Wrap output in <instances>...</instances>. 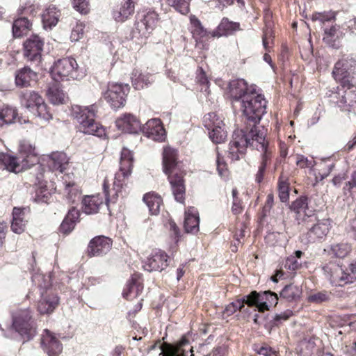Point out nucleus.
<instances>
[{
	"label": "nucleus",
	"mask_w": 356,
	"mask_h": 356,
	"mask_svg": "<svg viewBox=\"0 0 356 356\" xmlns=\"http://www.w3.org/2000/svg\"><path fill=\"white\" fill-rule=\"evenodd\" d=\"M145 136L155 141H163L165 137V131L159 119L148 120L142 127Z\"/></svg>",
	"instance_id": "obj_15"
},
{
	"label": "nucleus",
	"mask_w": 356,
	"mask_h": 356,
	"mask_svg": "<svg viewBox=\"0 0 356 356\" xmlns=\"http://www.w3.org/2000/svg\"><path fill=\"white\" fill-rule=\"evenodd\" d=\"M189 345V340L183 337L180 341L176 343L172 344L163 343L160 346L162 356H186V347Z\"/></svg>",
	"instance_id": "obj_16"
},
{
	"label": "nucleus",
	"mask_w": 356,
	"mask_h": 356,
	"mask_svg": "<svg viewBox=\"0 0 356 356\" xmlns=\"http://www.w3.org/2000/svg\"><path fill=\"white\" fill-rule=\"evenodd\" d=\"M229 92L232 99L241 103L245 95H251L253 91L248 88L247 82L244 79H237L230 82Z\"/></svg>",
	"instance_id": "obj_21"
},
{
	"label": "nucleus",
	"mask_w": 356,
	"mask_h": 356,
	"mask_svg": "<svg viewBox=\"0 0 356 356\" xmlns=\"http://www.w3.org/2000/svg\"><path fill=\"white\" fill-rule=\"evenodd\" d=\"M306 227L309 231L307 232L308 240L309 242H315L323 238L329 232L331 227L330 219H317L316 216H307V219H304Z\"/></svg>",
	"instance_id": "obj_8"
},
{
	"label": "nucleus",
	"mask_w": 356,
	"mask_h": 356,
	"mask_svg": "<svg viewBox=\"0 0 356 356\" xmlns=\"http://www.w3.org/2000/svg\"><path fill=\"white\" fill-rule=\"evenodd\" d=\"M328 300V296L326 293L319 292L316 294L311 295L309 300L311 302L321 303Z\"/></svg>",
	"instance_id": "obj_57"
},
{
	"label": "nucleus",
	"mask_w": 356,
	"mask_h": 356,
	"mask_svg": "<svg viewBox=\"0 0 356 356\" xmlns=\"http://www.w3.org/2000/svg\"><path fill=\"white\" fill-rule=\"evenodd\" d=\"M32 24H13V33L14 37L20 38L28 33L31 30Z\"/></svg>",
	"instance_id": "obj_45"
},
{
	"label": "nucleus",
	"mask_w": 356,
	"mask_h": 356,
	"mask_svg": "<svg viewBox=\"0 0 356 356\" xmlns=\"http://www.w3.org/2000/svg\"><path fill=\"white\" fill-rule=\"evenodd\" d=\"M97 107L95 104L90 106L75 105L72 107V115L77 120L79 130L85 134L102 137L105 134L104 127L95 120Z\"/></svg>",
	"instance_id": "obj_5"
},
{
	"label": "nucleus",
	"mask_w": 356,
	"mask_h": 356,
	"mask_svg": "<svg viewBox=\"0 0 356 356\" xmlns=\"http://www.w3.org/2000/svg\"><path fill=\"white\" fill-rule=\"evenodd\" d=\"M277 295L270 291H266L262 293L257 291H252L248 296H246V304L250 306H256L259 312H264L268 310V307L277 304Z\"/></svg>",
	"instance_id": "obj_11"
},
{
	"label": "nucleus",
	"mask_w": 356,
	"mask_h": 356,
	"mask_svg": "<svg viewBox=\"0 0 356 356\" xmlns=\"http://www.w3.org/2000/svg\"><path fill=\"white\" fill-rule=\"evenodd\" d=\"M42 345L49 356H58L63 350L62 344L48 330H45L42 335Z\"/></svg>",
	"instance_id": "obj_17"
},
{
	"label": "nucleus",
	"mask_w": 356,
	"mask_h": 356,
	"mask_svg": "<svg viewBox=\"0 0 356 356\" xmlns=\"http://www.w3.org/2000/svg\"><path fill=\"white\" fill-rule=\"evenodd\" d=\"M341 35L339 31V25H332L330 29H325L323 40L328 44H332L336 38H339Z\"/></svg>",
	"instance_id": "obj_40"
},
{
	"label": "nucleus",
	"mask_w": 356,
	"mask_h": 356,
	"mask_svg": "<svg viewBox=\"0 0 356 356\" xmlns=\"http://www.w3.org/2000/svg\"><path fill=\"white\" fill-rule=\"evenodd\" d=\"M143 286L140 281L138 275H134L131 278V281L127 285L126 289L124 290L122 296L124 298L131 300L136 298L142 293Z\"/></svg>",
	"instance_id": "obj_30"
},
{
	"label": "nucleus",
	"mask_w": 356,
	"mask_h": 356,
	"mask_svg": "<svg viewBox=\"0 0 356 356\" xmlns=\"http://www.w3.org/2000/svg\"><path fill=\"white\" fill-rule=\"evenodd\" d=\"M65 193L70 202L74 203L81 197V191L79 186L74 182H69L65 185Z\"/></svg>",
	"instance_id": "obj_39"
},
{
	"label": "nucleus",
	"mask_w": 356,
	"mask_h": 356,
	"mask_svg": "<svg viewBox=\"0 0 356 356\" xmlns=\"http://www.w3.org/2000/svg\"><path fill=\"white\" fill-rule=\"evenodd\" d=\"M244 304H246V296L243 297L241 300H237L228 305L225 309V312L227 314V315H232L237 310L241 311L244 307Z\"/></svg>",
	"instance_id": "obj_47"
},
{
	"label": "nucleus",
	"mask_w": 356,
	"mask_h": 356,
	"mask_svg": "<svg viewBox=\"0 0 356 356\" xmlns=\"http://www.w3.org/2000/svg\"><path fill=\"white\" fill-rule=\"evenodd\" d=\"M217 170L220 176L223 177L226 175L227 172V166L226 163L224 162L223 159L220 156V154L218 153L217 159Z\"/></svg>",
	"instance_id": "obj_58"
},
{
	"label": "nucleus",
	"mask_w": 356,
	"mask_h": 356,
	"mask_svg": "<svg viewBox=\"0 0 356 356\" xmlns=\"http://www.w3.org/2000/svg\"><path fill=\"white\" fill-rule=\"evenodd\" d=\"M311 203V198L309 200L305 196H302L294 201L291 206V209L297 213L296 219L298 220V224H300V218H302V221L305 222L304 219L307 218V216H312L307 213L306 210H309V204Z\"/></svg>",
	"instance_id": "obj_25"
},
{
	"label": "nucleus",
	"mask_w": 356,
	"mask_h": 356,
	"mask_svg": "<svg viewBox=\"0 0 356 356\" xmlns=\"http://www.w3.org/2000/svg\"><path fill=\"white\" fill-rule=\"evenodd\" d=\"M163 172L168 175V181L175 200L181 203L185 198L184 173L181 170L177 161V152L170 147H166L163 152Z\"/></svg>",
	"instance_id": "obj_2"
},
{
	"label": "nucleus",
	"mask_w": 356,
	"mask_h": 356,
	"mask_svg": "<svg viewBox=\"0 0 356 356\" xmlns=\"http://www.w3.org/2000/svg\"><path fill=\"white\" fill-rule=\"evenodd\" d=\"M143 201L146 203L152 215H157L159 213L162 204L161 196L154 193H149L144 195Z\"/></svg>",
	"instance_id": "obj_34"
},
{
	"label": "nucleus",
	"mask_w": 356,
	"mask_h": 356,
	"mask_svg": "<svg viewBox=\"0 0 356 356\" xmlns=\"http://www.w3.org/2000/svg\"><path fill=\"white\" fill-rule=\"evenodd\" d=\"M239 29V24H219L217 30L213 32V36H227Z\"/></svg>",
	"instance_id": "obj_36"
},
{
	"label": "nucleus",
	"mask_w": 356,
	"mask_h": 356,
	"mask_svg": "<svg viewBox=\"0 0 356 356\" xmlns=\"http://www.w3.org/2000/svg\"><path fill=\"white\" fill-rule=\"evenodd\" d=\"M278 193L281 202H286L289 200V184L286 180H282V177L280 179L278 183Z\"/></svg>",
	"instance_id": "obj_46"
},
{
	"label": "nucleus",
	"mask_w": 356,
	"mask_h": 356,
	"mask_svg": "<svg viewBox=\"0 0 356 356\" xmlns=\"http://www.w3.org/2000/svg\"><path fill=\"white\" fill-rule=\"evenodd\" d=\"M82 204L84 213L93 214L98 212L100 206L103 204V200L99 195H89L83 199Z\"/></svg>",
	"instance_id": "obj_32"
},
{
	"label": "nucleus",
	"mask_w": 356,
	"mask_h": 356,
	"mask_svg": "<svg viewBox=\"0 0 356 356\" xmlns=\"http://www.w3.org/2000/svg\"><path fill=\"white\" fill-rule=\"evenodd\" d=\"M47 96L49 101L54 105L65 104L67 100L65 93L57 83H53L49 86Z\"/></svg>",
	"instance_id": "obj_31"
},
{
	"label": "nucleus",
	"mask_w": 356,
	"mask_h": 356,
	"mask_svg": "<svg viewBox=\"0 0 356 356\" xmlns=\"http://www.w3.org/2000/svg\"><path fill=\"white\" fill-rule=\"evenodd\" d=\"M37 74L29 67H24L15 72V83L17 87L25 88L35 79Z\"/></svg>",
	"instance_id": "obj_23"
},
{
	"label": "nucleus",
	"mask_w": 356,
	"mask_h": 356,
	"mask_svg": "<svg viewBox=\"0 0 356 356\" xmlns=\"http://www.w3.org/2000/svg\"><path fill=\"white\" fill-rule=\"evenodd\" d=\"M60 12L54 6H49L42 15V22H58Z\"/></svg>",
	"instance_id": "obj_38"
},
{
	"label": "nucleus",
	"mask_w": 356,
	"mask_h": 356,
	"mask_svg": "<svg viewBox=\"0 0 356 356\" xmlns=\"http://www.w3.org/2000/svg\"><path fill=\"white\" fill-rule=\"evenodd\" d=\"M51 74L56 82L69 79H78L79 74L76 60L72 58L58 60L52 67Z\"/></svg>",
	"instance_id": "obj_7"
},
{
	"label": "nucleus",
	"mask_w": 356,
	"mask_h": 356,
	"mask_svg": "<svg viewBox=\"0 0 356 356\" xmlns=\"http://www.w3.org/2000/svg\"><path fill=\"white\" fill-rule=\"evenodd\" d=\"M243 207L241 206V200L239 199L233 200L232 211L234 214L237 215L241 213Z\"/></svg>",
	"instance_id": "obj_63"
},
{
	"label": "nucleus",
	"mask_w": 356,
	"mask_h": 356,
	"mask_svg": "<svg viewBox=\"0 0 356 356\" xmlns=\"http://www.w3.org/2000/svg\"><path fill=\"white\" fill-rule=\"evenodd\" d=\"M256 143L254 145L252 144H248V147H252L253 149H257V150L262 152L261 154V162L260 163V165L259 166V170L257 173L256 174V181L258 183H261L264 179V172L266 170V165L268 164V161L270 159V152L268 150V143L266 140V138H264V148L262 149L261 147H259V146L256 145ZM258 145L259 143H257Z\"/></svg>",
	"instance_id": "obj_24"
},
{
	"label": "nucleus",
	"mask_w": 356,
	"mask_h": 356,
	"mask_svg": "<svg viewBox=\"0 0 356 356\" xmlns=\"http://www.w3.org/2000/svg\"><path fill=\"white\" fill-rule=\"evenodd\" d=\"M19 97L21 105L34 115L45 120L52 118V114L49 111L47 105L38 92L25 90L19 93Z\"/></svg>",
	"instance_id": "obj_6"
},
{
	"label": "nucleus",
	"mask_w": 356,
	"mask_h": 356,
	"mask_svg": "<svg viewBox=\"0 0 356 356\" xmlns=\"http://www.w3.org/2000/svg\"><path fill=\"white\" fill-rule=\"evenodd\" d=\"M129 91V87L128 85L115 83H108V88L104 92L103 97L112 108H118L124 105Z\"/></svg>",
	"instance_id": "obj_10"
},
{
	"label": "nucleus",
	"mask_w": 356,
	"mask_h": 356,
	"mask_svg": "<svg viewBox=\"0 0 356 356\" xmlns=\"http://www.w3.org/2000/svg\"><path fill=\"white\" fill-rule=\"evenodd\" d=\"M224 125H216L215 128L211 129L209 132V137L215 143H223L227 136V131L224 129Z\"/></svg>",
	"instance_id": "obj_37"
},
{
	"label": "nucleus",
	"mask_w": 356,
	"mask_h": 356,
	"mask_svg": "<svg viewBox=\"0 0 356 356\" xmlns=\"http://www.w3.org/2000/svg\"><path fill=\"white\" fill-rule=\"evenodd\" d=\"M133 167V154L127 148H123L121 152L120 170L114 178L112 191L113 194L112 200L117 198L119 194L122 193L124 188L127 187L129 184V177L131 175ZM109 183L107 178L104 181L103 189L106 197V202H110L111 200L109 198L110 191Z\"/></svg>",
	"instance_id": "obj_3"
},
{
	"label": "nucleus",
	"mask_w": 356,
	"mask_h": 356,
	"mask_svg": "<svg viewBox=\"0 0 356 356\" xmlns=\"http://www.w3.org/2000/svg\"><path fill=\"white\" fill-rule=\"evenodd\" d=\"M72 6L81 15H87L90 11L88 0H72Z\"/></svg>",
	"instance_id": "obj_48"
},
{
	"label": "nucleus",
	"mask_w": 356,
	"mask_h": 356,
	"mask_svg": "<svg viewBox=\"0 0 356 356\" xmlns=\"http://www.w3.org/2000/svg\"><path fill=\"white\" fill-rule=\"evenodd\" d=\"M79 211L76 209L75 207H72L71 209L69 210L65 218H66L67 220L72 222H73L75 224L79 219Z\"/></svg>",
	"instance_id": "obj_60"
},
{
	"label": "nucleus",
	"mask_w": 356,
	"mask_h": 356,
	"mask_svg": "<svg viewBox=\"0 0 356 356\" xmlns=\"http://www.w3.org/2000/svg\"><path fill=\"white\" fill-rule=\"evenodd\" d=\"M337 13L332 11L317 13L312 15V19L313 21H320L321 22H326L331 20H336L335 15Z\"/></svg>",
	"instance_id": "obj_49"
},
{
	"label": "nucleus",
	"mask_w": 356,
	"mask_h": 356,
	"mask_svg": "<svg viewBox=\"0 0 356 356\" xmlns=\"http://www.w3.org/2000/svg\"><path fill=\"white\" fill-rule=\"evenodd\" d=\"M257 353L260 356H277V353L273 350V349L270 347L268 346L261 347L258 350Z\"/></svg>",
	"instance_id": "obj_62"
},
{
	"label": "nucleus",
	"mask_w": 356,
	"mask_h": 356,
	"mask_svg": "<svg viewBox=\"0 0 356 356\" xmlns=\"http://www.w3.org/2000/svg\"><path fill=\"white\" fill-rule=\"evenodd\" d=\"M203 123L209 131L215 128L216 125H224L222 121L220 120L215 113H209L204 116Z\"/></svg>",
	"instance_id": "obj_43"
},
{
	"label": "nucleus",
	"mask_w": 356,
	"mask_h": 356,
	"mask_svg": "<svg viewBox=\"0 0 356 356\" xmlns=\"http://www.w3.org/2000/svg\"><path fill=\"white\" fill-rule=\"evenodd\" d=\"M44 41L38 35H33L24 43V56L28 60L40 63Z\"/></svg>",
	"instance_id": "obj_13"
},
{
	"label": "nucleus",
	"mask_w": 356,
	"mask_h": 356,
	"mask_svg": "<svg viewBox=\"0 0 356 356\" xmlns=\"http://www.w3.org/2000/svg\"><path fill=\"white\" fill-rule=\"evenodd\" d=\"M75 224L65 218L60 227V231L65 234L70 233L74 228Z\"/></svg>",
	"instance_id": "obj_59"
},
{
	"label": "nucleus",
	"mask_w": 356,
	"mask_h": 356,
	"mask_svg": "<svg viewBox=\"0 0 356 356\" xmlns=\"http://www.w3.org/2000/svg\"><path fill=\"white\" fill-rule=\"evenodd\" d=\"M301 294V289L296 285H286L280 292V298L289 302L296 300Z\"/></svg>",
	"instance_id": "obj_35"
},
{
	"label": "nucleus",
	"mask_w": 356,
	"mask_h": 356,
	"mask_svg": "<svg viewBox=\"0 0 356 356\" xmlns=\"http://www.w3.org/2000/svg\"><path fill=\"white\" fill-rule=\"evenodd\" d=\"M58 305V298L54 293L43 296L38 306L40 314H47L51 313Z\"/></svg>",
	"instance_id": "obj_27"
},
{
	"label": "nucleus",
	"mask_w": 356,
	"mask_h": 356,
	"mask_svg": "<svg viewBox=\"0 0 356 356\" xmlns=\"http://www.w3.org/2000/svg\"><path fill=\"white\" fill-rule=\"evenodd\" d=\"M18 115L16 108L9 105H3L0 108V129L15 122Z\"/></svg>",
	"instance_id": "obj_29"
},
{
	"label": "nucleus",
	"mask_w": 356,
	"mask_h": 356,
	"mask_svg": "<svg viewBox=\"0 0 356 356\" xmlns=\"http://www.w3.org/2000/svg\"><path fill=\"white\" fill-rule=\"evenodd\" d=\"M29 212L27 208L14 207L13 211V220L11 223V229L16 234H22L26 227L28 220L26 213Z\"/></svg>",
	"instance_id": "obj_19"
},
{
	"label": "nucleus",
	"mask_w": 356,
	"mask_h": 356,
	"mask_svg": "<svg viewBox=\"0 0 356 356\" xmlns=\"http://www.w3.org/2000/svg\"><path fill=\"white\" fill-rule=\"evenodd\" d=\"M243 112L241 129L235 130L229 143V154L232 160H238L246 151L248 144L264 148L266 131L258 126L262 115L266 113V101L264 96L255 92L245 95L241 102Z\"/></svg>",
	"instance_id": "obj_1"
},
{
	"label": "nucleus",
	"mask_w": 356,
	"mask_h": 356,
	"mask_svg": "<svg viewBox=\"0 0 356 356\" xmlns=\"http://www.w3.org/2000/svg\"><path fill=\"white\" fill-rule=\"evenodd\" d=\"M293 315V312L290 309H287L280 314H277L273 318L274 325H277L282 321H286Z\"/></svg>",
	"instance_id": "obj_54"
},
{
	"label": "nucleus",
	"mask_w": 356,
	"mask_h": 356,
	"mask_svg": "<svg viewBox=\"0 0 356 356\" xmlns=\"http://www.w3.org/2000/svg\"><path fill=\"white\" fill-rule=\"evenodd\" d=\"M168 255L161 250L156 252L148 257L143 265V268L149 271H161L168 266Z\"/></svg>",
	"instance_id": "obj_18"
},
{
	"label": "nucleus",
	"mask_w": 356,
	"mask_h": 356,
	"mask_svg": "<svg viewBox=\"0 0 356 356\" xmlns=\"http://www.w3.org/2000/svg\"><path fill=\"white\" fill-rule=\"evenodd\" d=\"M13 326L22 336L29 339L35 333L34 323L29 309H17L13 313Z\"/></svg>",
	"instance_id": "obj_9"
},
{
	"label": "nucleus",
	"mask_w": 356,
	"mask_h": 356,
	"mask_svg": "<svg viewBox=\"0 0 356 356\" xmlns=\"http://www.w3.org/2000/svg\"><path fill=\"white\" fill-rule=\"evenodd\" d=\"M19 159L8 154H0V167L10 172L18 173L23 170L24 166L19 162Z\"/></svg>",
	"instance_id": "obj_26"
},
{
	"label": "nucleus",
	"mask_w": 356,
	"mask_h": 356,
	"mask_svg": "<svg viewBox=\"0 0 356 356\" xmlns=\"http://www.w3.org/2000/svg\"><path fill=\"white\" fill-rule=\"evenodd\" d=\"M131 81L133 86L136 90H140L153 81L152 76L149 73L143 74L139 70L135 69L131 73Z\"/></svg>",
	"instance_id": "obj_33"
},
{
	"label": "nucleus",
	"mask_w": 356,
	"mask_h": 356,
	"mask_svg": "<svg viewBox=\"0 0 356 356\" xmlns=\"http://www.w3.org/2000/svg\"><path fill=\"white\" fill-rule=\"evenodd\" d=\"M331 251L337 257L344 258L351 251V247L346 243H337L331 246Z\"/></svg>",
	"instance_id": "obj_42"
},
{
	"label": "nucleus",
	"mask_w": 356,
	"mask_h": 356,
	"mask_svg": "<svg viewBox=\"0 0 356 356\" xmlns=\"http://www.w3.org/2000/svg\"><path fill=\"white\" fill-rule=\"evenodd\" d=\"M346 270L347 277L348 278V283H353L356 280V261L350 263Z\"/></svg>",
	"instance_id": "obj_56"
},
{
	"label": "nucleus",
	"mask_w": 356,
	"mask_h": 356,
	"mask_svg": "<svg viewBox=\"0 0 356 356\" xmlns=\"http://www.w3.org/2000/svg\"><path fill=\"white\" fill-rule=\"evenodd\" d=\"M199 73L197 75V81L198 83H200L201 85H202L203 88H205V90L207 89V84L209 83L208 79L206 76V74L203 70L200 68L199 70Z\"/></svg>",
	"instance_id": "obj_61"
},
{
	"label": "nucleus",
	"mask_w": 356,
	"mask_h": 356,
	"mask_svg": "<svg viewBox=\"0 0 356 356\" xmlns=\"http://www.w3.org/2000/svg\"><path fill=\"white\" fill-rule=\"evenodd\" d=\"M112 247L111 238L104 236L93 238L89 243L88 253L90 257L102 256L108 253Z\"/></svg>",
	"instance_id": "obj_14"
},
{
	"label": "nucleus",
	"mask_w": 356,
	"mask_h": 356,
	"mask_svg": "<svg viewBox=\"0 0 356 356\" xmlns=\"http://www.w3.org/2000/svg\"><path fill=\"white\" fill-rule=\"evenodd\" d=\"M356 71V57L352 56H343L338 60L333 69L332 75L337 81L340 82L343 88L346 89L345 95L342 96L340 103L346 104L347 103V96L353 92L356 95V86L350 76V73Z\"/></svg>",
	"instance_id": "obj_4"
},
{
	"label": "nucleus",
	"mask_w": 356,
	"mask_h": 356,
	"mask_svg": "<svg viewBox=\"0 0 356 356\" xmlns=\"http://www.w3.org/2000/svg\"><path fill=\"white\" fill-rule=\"evenodd\" d=\"M68 161L69 159L65 153L56 152L48 156L47 163L51 170L63 172L68 165Z\"/></svg>",
	"instance_id": "obj_22"
},
{
	"label": "nucleus",
	"mask_w": 356,
	"mask_h": 356,
	"mask_svg": "<svg viewBox=\"0 0 356 356\" xmlns=\"http://www.w3.org/2000/svg\"><path fill=\"white\" fill-rule=\"evenodd\" d=\"M325 276L332 284L343 286L348 283L346 270L335 262H329L322 267Z\"/></svg>",
	"instance_id": "obj_12"
},
{
	"label": "nucleus",
	"mask_w": 356,
	"mask_h": 356,
	"mask_svg": "<svg viewBox=\"0 0 356 356\" xmlns=\"http://www.w3.org/2000/svg\"><path fill=\"white\" fill-rule=\"evenodd\" d=\"M84 34V24H76L72 28L70 39L72 41H79Z\"/></svg>",
	"instance_id": "obj_51"
},
{
	"label": "nucleus",
	"mask_w": 356,
	"mask_h": 356,
	"mask_svg": "<svg viewBox=\"0 0 356 356\" xmlns=\"http://www.w3.org/2000/svg\"><path fill=\"white\" fill-rule=\"evenodd\" d=\"M118 129L127 133H137L140 129L139 120L131 114H124L119 118L116 122Z\"/></svg>",
	"instance_id": "obj_20"
},
{
	"label": "nucleus",
	"mask_w": 356,
	"mask_h": 356,
	"mask_svg": "<svg viewBox=\"0 0 356 356\" xmlns=\"http://www.w3.org/2000/svg\"><path fill=\"white\" fill-rule=\"evenodd\" d=\"M273 202H274L273 195L270 193L267 196L266 204L264 207V211L265 213L270 211L271 207H273Z\"/></svg>",
	"instance_id": "obj_64"
},
{
	"label": "nucleus",
	"mask_w": 356,
	"mask_h": 356,
	"mask_svg": "<svg viewBox=\"0 0 356 356\" xmlns=\"http://www.w3.org/2000/svg\"><path fill=\"white\" fill-rule=\"evenodd\" d=\"M143 22H154L159 20V14L153 10H144L139 15Z\"/></svg>",
	"instance_id": "obj_50"
},
{
	"label": "nucleus",
	"mask_w": 356,
	"mask_h": 356,
	"mask_svg": "<svg viewBox=\"0 0 356 356\" xmlns=\"http://www.w3.org/2000/svg\"><path fill=\"white\" fill-rule=\"evenodd\" d=\"M134 3L132 0H127L124 5L123 6L122 10L120 14L122 16V19L121 20L127 19V15H130L134 13Z\"/></svg>",
	"instance_id": "obj_52"
},
{
	"label": "nucleus",
	"mask_w": 356,
	"mask_h": 356,
	"mask_svg": "<svg viewBox=\"0 0 356 356\" xmlns=\"http://www.w3.org/2000/svg\"><path fill=\"white\" fill-rule=\"evenodd\" d=\"M200 219L198 213L194 208L185 212L184 229L187 233H196L199 230Z\"/></svg>",
	"instance_id": "obj_28"
},
{
	"label": "nucleus",
	"mask_w": 356,
	"mask_h": 356,
	"mask_svg": "<svg viewBox=\"0 0 356 356\" xmlns=\"http://www.w3.org/2000/svg\"><path fill=\"white\" fill-rule=\"evenodd\" d=\"M191 0H166L168 6L173 7L177 11L182 15L189 12V4Z\"/></svg>",
	"instance_id": "obj_41"
},
{
	"label": "nucleus",
	"mask_w": 356,
	"mask_h": 356,
	"mask_svg": "<svg viewBox=\"0 0 356 356\" xmlns=\"http://www.w3.org/2000/svg\"><path fill=\"white\" fill-rule=\"evenodd\" d=\"M274 38V31L272 26L266 25L263 31L262 42L264 47L266 51H270V44Z\"/></svg>",
	"instance_id": "obj_44"
},
{
	"label": "nucleus",
	"mask_w": 356,
	"mask_h": 356,
	"mask_svg": "<svg viewBox=\"0 0 356 356\" xmlns=\"http://www.w3.org/2000/svg\"><path fill=\"white\" fill-rule=\"evenodd\" d=\"M314 161L308 160L307 158L302 155L297 156L296 164L301 168H312L314 166Z\"/></svg>",
	"instance_id": "obj_55"
},
{
	"label": "nucleus",
	"mask_w": 356,
	"mask_h": 356,
	"mask_svg": "<svg viewBox=\"0 0 356 356\" xmlns=\"http://www.w3.org/2000/svg\"><path fill=\"white\" fill-rule=\"evenodd\" d=\"M301 266V263L298 261L296 257H289L284 264V267L289 270H296Z\"/></svg>",
	"instance_id": "obj_53"
}]
</instances>
